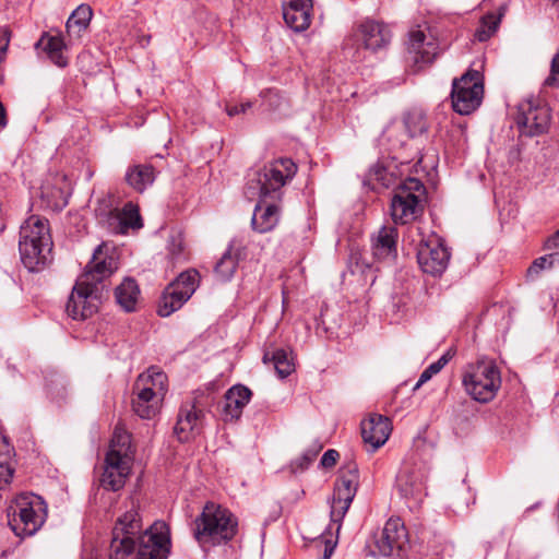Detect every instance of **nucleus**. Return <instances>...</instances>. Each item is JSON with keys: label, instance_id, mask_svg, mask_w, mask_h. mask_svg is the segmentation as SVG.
I'll use <instances>...</instances> for the list:
<instances>
[{"label": "nucleus", "instance_id": "f257e3e1", "mask_svg": "<svg viewBox=\"0 0 559 559\" xmlns=\"http://www.w3.org/2000/svg\"><path fill=\"white\" fill-rule=\"evenodd\" d=\"M296 164L287 157L278 158L252 169L248 174L245 195L252 200L260 198L254 206L251 226L258 233L273 230L280 222V207L276 204H266V198L278 199L282 188L296 175Z\"/></svg>", "mask_w": 559, "mask_h": 559}, {"label": "nucleus", "instance_id": "f03ea898", "mask_svg": "<svg viewBox=\"0 0 559 559\" xmlns=\"http://www.w3.org/2000/svg\"><path fill=\"white\" fill-rule=\"evenodd\" d=\"M142 524L134 506L119 516L112 530L110 559H128L134 554L138 540V559H166L169 537L164 524L155 523L142 534Z\"/></svg>", "mask_w": 559, "mask_h": 559}, {"label": "nucleus", "instance_id": "7ed1b4c3", "mask_svg": "<svg viewBox=\"0 0 559 559\" xmlns=\"http://www.w3.org/2000/svg\"><path fill=\"white\" fill-rule=\"evenodd\" d=\"M19 250L22 263L31 272H38L50 262L52 239L46 218L32 215L22 224Z\"/></svg>", "mask_w": 559, "mask_h": 559}, {"label": "nucleus", "instance_id": "20e7f679", "mask_svg": "<svg viewBox=\"0 0 559 559\" xmlns=\"http://www.w3.org/2000/svg\"><path fill=\"white\" fill-rule=\"evenodd\" d=\"M7 515L8 524L16 536H33L46 522L47 504L37 495L22 492L11 501Z\"/></svg>", "mask_w": 559, "mask_h": 559}, {"label": "nucleus", "instance_id": "39448f33", "mask_svg": "<svg viewBox=\"0 0 559 559\" xmlns=\"http://www.w3.org/2000/svg\"><path fill=\"white\" fill-rule=\"evenodd\" d=\"M132 463L130 435L121 428H116L105 459L102 486L112 491L121 489L131 472Z\"/></svg>", "mask_w": 559, "mask_h": 559}, {"label": "nucleus", "instance_id": "423d86ee", "mask_svg": "<svg viewBox=\"0 0 559 559\" xmlns=\"http://www.w3.org/2000/svg\"><path fill=\"white\" fill-rule=\"evenodd\" d=\"M194 537L200 544L219 545L230 540L237 532V519L226 508L207 502L195 519Z\"/></svg>", "mask_w": 559, "mask_h": 559}, {"label": "nucleus", "instance_id": "0eeeda50", "mask_svg": "<svg viewBox=\"0 0 559 559\" xmlns=\"http://www.w3.org/2000/svg\"><path fill=\"white\" fill-rule=\"evenodd\" d=\"M425 186L413 177L399 183L391 200L390 211L395 224H408L424 211Z\"/></svg>", "mask_w": 559, "mask_h": 559}, {"label": "nucleus", "instance_id": "6e6552de", "mask_svg": "<svg viewBox=\"0 0 559 559\" xmlns=\"http://www.w3.org/2000/svg\"><path fill=\"white\" fill-rule=\"evenodd\" d=\"M463 385L471 397L480 403L490 402L501 385V376L492 361L469 365L463 376Z\"/></svg>", "mask_w": 559, "mask_h": 559}, {"label": "nucleus", "instance_id": "1a4fd4ad", "mask_svg": "<svg viewBox=\"0 0 559 559\" xmlns=\"http://www.w3.org/2000/svg\"><path fill=\"white\" fill-rule=\"evenodd\" d=\"M484 96L483 75L478 70L469 69L452 82L451 100L453 110L460 115H469L481 104Z\"/></svg>", "mask_w": 559, "mask_h": 559}, {"label": "nucleus", "instance_id": "9d476101", "mask_svg": "<svg viewBox=\"0 0 559 559\" xmlns=\"http://www.w3.org/2000/svg\"><path fill=\"white\" fill-rule=\"evenodd\" d=\"M95 215L98 224L115 235H124L130 228L140 229L143 226L139 207L132 202L119 211L111 206L109 200L103 199L95 209Z\"/></svg>", "mask_w": 559, "mask_h": 559}, {"label": "nucleus", "instance_id": "9b49d317", "mask_svg": "<svg viewBox=\"0 0 559 559\" xmlns=\"http://www.w3.org/2000/svg\"><path fill=\"white\" fill-rule=\"evenodd\" d=\"M200 283L197 270H187L178 275L164 290L157 313L160 317H169L179 310L193 295Z\"/></svg>", "mask_w": 559, "mask_h": 559}, {"label": "nucleus", "instance_id": "f8f14e48", "mask_svg": "<svg viewBox=\"0 0 559 559\" xmlns=\"http://www.w3.org/2000/svg\"><path fill=\"white\" fill-rule=\"evenodd\" d=\"M85 277H79L68 299L66 311L74 320H85L97 312L103 286L91 285Z\"/></svg>", "mask_w": 559, "mask_h": 559}, {"label": "nucleus", "instance_id": "ddd939ff", "mask_svg": "<svg viewBox=\"0 0 559 559\" xmlns=\"http://www.w3.org/2000/svg\"><path fill=\"white\" fill-rule=\"evenodd\" d=\"M358 488V471L356 466H349L347 471L342 472L335 483L333 498L331 501L330 516L333 523L337 524V531L341 522L347 513Z\"/></svg>", "mask_w": 559, "mask_h": 559}, {"label": "nucleus", "instance_id": "4468645a", "mask_svg": "<svg viewBox=\"0 0 559 559\" xmlns=\"http://www.w3.org/2000/svg\"><path fill=\"white\" fill-rule=\"evenodd\" d=\"M549 122L550 114L546 106L535 104L531 99L519 104L515 123L521 135H540L547 131Z\"/></svg>", "mask_w": 559, "mask_h": 559}, {"label": "nucleus", "instance_id": "2eb2a0df", "mask_svg": "<svg viewBox=\"0 0 559 559\" xmlns=\"http://www.w3.org/2000/svg\"><path fill=\"white\" fill-rule=\"evenodd\" d=\"M450 252L436 236L421 240L417 250V261L423 272L432 276L441 275L448 267Z\"/></svg>", "mask_w": 559, "mask_h": 559}, {"label": "nucleus", "instance_id": "dca6fc26", "mask_svg": "<svg viewBox=\"0 0 559 559\" xmlns=\"http://www.w3.org/2000/svg\"><path fill=\"white\" fill-rule=\"evenodd\" d=\"M118 269L117 254L107 243L99 245L93 253V257L80 277H87L86 282L91 285L103 286L104 280L109 277Z\"/></svg>", "mask_w": 559, "mask_h": 559}, {"label": "nucleus", "instance_id": "f3484780", "mask_svg": "<svg viewBox=\"0 0 559 559\" xmlns=\"http://www.w3.org/2000/svg\"><path fill=\"white\" fill-rule=\"evenodd\" d=\"M205 413L193 402H185L180 406L174 432L180 442H187L201 433Z\"/></svg>", "mask_w": 559, "mask_h": 559}, {"label": "nucleus", "instance_id": "a211bd4d", "mask_svg": "<svg viewBox=\"0 0 559 559\" xmlns=\"http://www.w3.org/2000/svg\"><path fill=\"white\" fill-rule=\"evenodd\" d=\"M407 532L400 518L386 521L381 534L376 538L374 545L380 556L388 557L400 551L407 544Z\"/></svg>", "mask_w": 559, "mask_h": 559}, {"label": "nucleus", "instance_id": "6ab92c4d", "mask_svg": "<svg viewBox=\"0 0 559 559\" xmlns=\"http://www.w3.org/2000/svg\"><path fill=\"white\" fill-rule=\"evenodd\" d=\"M424 479L425 475L419 467L404 463L396 475V488L404 498L420 501L425 491Z\"/></svg>", "mask_w": 559, "mask_h": 559}, {"label": "nucleus", "instance_id": "aec40b11", "mask_svg": "<svg viewBox=\"0 0 559 559\" xmlns=\"http://www.w3.org/2000/svg\"><path fill=\"white\" fill-rule=\"evenodd\" d=\"M283 17L295 32L306 31L311 23V0H283Z\"/></svg>", "mask_w": 559, "mask_h": 559}, {"label": "nucleus", "instance_id": "412c9836", "mask_svg": "<svg viewBox=\"0 0 559 559\" xmlns=\"http://www.w3.org/2000/svg\"><path fill=\"white\" fill-rule=\"evenodd\" d=\"M391 433V423L388 417L373 414L361 423L364 442L370 445L371 451L381 448Z\"/></svg>", "mask_w": 559, "mask_h": 559}, {"label": "nucleus", "instance_id": "4be33fe9", "mask_svg": "<svg viewBox=\"0 0 559 559\" xmlns=\"http://www.w3.org/2000/svg\"><path fill=\"white\" fill-rule=\"evenodd\" d=\"M409 53L418 68L429 64L438 53V46L433 39H427L423 31L416 29L409 33Z\"/></svg>", "mask_w": 559, "mask_h": 559}, {"label": "nucleus", "instance_id": "5701e85b", "mask_svg": "<svg viewBox=\"0 0 559 559\" xmlns=\"http://www.w3.org/2000/svg\"><path fill=\"white\" fill-rule=\"evenodd\" d=\"M251 391L241 384L231 386L225 394L223 415L225 421L238 419L243 407L249 403Z\"/></svg>", "mask_w": 559, "mask_h": 559}, {"label": "nucleus", "instance_id": "b1692460", "mask_svg": "<svg viewBox=\"0 0 559 559\" xmlns=\"http://www.w3.org/2000/svg\"><path fill=\"white\" fill-rule=\"evenodd\" d=\"M360 33L366 49L377 51L391 40V32L382 23L367 20L360 25Z\"/></svg>", "mask_w": 559, "mask_h": 559}, {"label": "nucleus", "instance_id": "393cba45", "mask_svg": "<svg viewBox=\"0 0 559 559\" xmlns=\"http://www.w3.org/2000/svg\"><path fill=\"white\" fill-rule=\"evenodd\" d=\"M396 229L383 226L372 239V254L378 260H392L396 255Z\"/></svg>", "mask_w": 559, "mask_h": 559}, {"label": "nucleus", "instance_id": "a878e982", "mask_svg": "<svg viewBox=\"0 0 559 559\" xmlns=\"http://www.w3.org/2000/svg\"><path fill=\"white\" fill-rule=\"evenodd\" d=\"M133 393L132 408L134 413L143 419L153 418L158 413L164 399L150 394L147 389L140 390L135 389V386L133 388Z\"/></svg>", "mask_w": 559, "mask_h": 559}, {"label": "nucleus", "instance_id": "bb28decb", "mask_svg": "<svg viewBox=\"0 0 559 559\" xmlns=\"http://www.w3.org/2000/svg\"><path fill=\"white\" fill-rule=\"evenodd\" d=\"M126 180L138 192L145 191L155 181V169L150 164H135L126 173Z\"/></svg>", "mask_w": 559, "mask_h": 559}, {"label": "nucleus", "instance_id": "cd10ccee", "mask_svg": "<svg viewBox=\"0 0 559 559\" xmlns=\"http://www.w3.org/2000/svg\"><path fill=\"white\" fill-rule=\"evenodd\" d=\"M135 389H147L150 394L165 397L167 392V376L154 367L139 376L134 383Z\"/></svg>", "mask_w": 559, "mask_h": 559}, {"label": "nucleus", "instance_id": "c85d7f7f", "mask_svg": "<svg viewBox=\"0 0 559 559\" xmlns=\"http://www.w3.org/2000/svg\"><path fill=\"white\" fill-rule=\"evenodd\" d=\"M66 177L56 176L53 183L46 181L40 187V195L47 200L49 206L55 209H62L68 203V192L64 189Z\"/></svg>", "mask_w": 559, "mask_h": 559}, {"label": "nucleus", "instance_id": "c756f323", "mask_svg": "<svg viewBox=\"0 0 559 559\" xmlns=\"http://www.w3.org/2000/svg\"><path fill=\"white\" fill-rule=\"evenodd\" d=\"M140 289L133 278L126 277L115 289L117 304L126 311L130 312L135 309Z\"/></svg>", "mask_w": 559, "mask_h": 559}, {"label": "nucleus", "instance_id": "7c9ffc66", "mask_svg": "<svg viewBox=\"0 0 559 559\" xmlns=\"http://www.w3.org/2000/svg\"><path fill=\"white\" fill-rule=\"evenodd\" d=\"M93 12L90 5H79L69 16L67 21V33L70 37L79 38L81 34L87 28Z\"/></svg>", "mask_w": 559, "mask_h": 559}, {"label": "nucleus", "instance_id": "2f4dec72", "mask_svg": "<svg viewBox=\"0 0 559 559\" xmlns=\"http://www.w3.org/2000/svg\"><path fill=\"white\" fill-rule=\"evenodd\" d=\"M238 264V253L234 252V242L230 243L229 248L222 255L219 261L215 265V275L222 282L229 281Z\"/></svg>", "mask_w": 559, "mask_h": 559}, {"label": "nucleus", "instance_id": "473e14b6", "mask_svg": "<svg viewBox=\"0 0 559 559\" xmlns=\"http://www.w3.org/2000/svg\"><path fill=\"white\" fill-rule=\"evenodd\" d=\"M263 360L264 362L267 360L272 361L274 369L280 378H286L295 370L293 358L285 349L274 350L271 355V358L270 353H265Z\"/></svg>", "mask_w": 559, "mask_h": 559}, {"label": "nucleus", "instance_id": "72a5a7b5", "mask_svg": "<svg viewBox=\"0 0 559 559\" xmlns=\"http://www.w3.org/2000/svg\"><path fill=\"white\" fill-rule=\"evenodd\" d=\"M404 127L411 138L423 134L427 130L426 116L420 110L408 111L404 116Z\"/></svg>", "mask_w": 559, "mask_h": 559}, {"label": "nucleus", "instance_id": "f704fd0d", "mask_svg": "<svg viewBox=\"0 0 559 559\" xmlns=\"http://www.w3.org/2000/svg\"><path fill=\"white\" fill-rule=\"evenodd\" d=\"M66 45L59 36H50L46 43V51L50 60L58 67L63 68L68 64V58L63 56Z\"/></svg>", "mask_w": 559, "mask_h": 559}, {"label": "nucleus", "instance_id": "c9c22d12", "mask_svg": "<svg viewBox=\"0 0 559 559\" xmlns=\"http://www.w3.org/2000/svg\"><path fill=\"white\" fill-rule=\"evenodd\" d=\"M370 179L377 181L384 188H390L397 183V176L391 169V166L376 165L370 169Z\"/></svg>", "mask_w": 559, "mask_h": 559}, {"label": "nucleus", "instance_id": "e433bc0d", "mask_svg": "<svg viewBox=\"0 0 559 559\" xmlns=\"http://www.w3.org/2000/svg\"><path fill=\"white\" fill-rule=\"evenodd\" d=\"M500 17L495 14H487L483 17L479 28L475 33V37L479 41H486L496 32Z\"/></svg>", "mask_w": 559, "mask_h": 559}, {"label": "nucleus", "instance_id": "4c0bfd02", "mask_svg": "<svg viewBox=\"0 0 559 559\" xmlns=\"http://www.w3.org/2000/svg\"><path fill=\"white\" fill-rule=\"evenodd\" d=\"M15 461L11 455H0V489H4L12 480Z\"/></svg>", "mask_w": 559, "mask_h": 559}, {"label": "nucleus", "instance_id": "58836bf2", "mask_svg": "<svg viewBox=\"0 0 559 559\" xmlns=\"http://www.w3.org/2000/svg\"><path fill=\"white\" fill-rule=\"evenodd\" d=\"M317 456V451H306L301 456L294 460L290 464L294 473L302 472L310 466Z\"/></svg>", "mask_w": 559, "mask_h": 559}, {"label": "nucleus", "instance_id": "ea45409f", "mask_svg": "<svg viewBox=\"0 0 559 559\" xmlns=\"http://www.w3.org/2000/svg\"><path fill=\"white\" fill-rule=\"evenodd\" d=\"M545 85L556 88L559 87V49L551 59L550 73L545 80Z\"/></svg>", "mask_w": 559, "mask_h": 559}, {"label": "nucleus", "instance_id": "a19ab883", "mask_svg": "<svg viewBox=\"0 0 559 559\" xmlns=\"http://www.w3.org/2000/svg\"><path fill=\"white\" fill-rule=\"evenodd\" d=\"M555 255L554 254H547L540 258H537L532 265L528 267L527 273L528 275L533 274H539L543 270L550 269L554 263Z\"/></svg>", "mask_w": 559, "mask_h": 559}, {"label": "nucleus", "instance_id": "79ce46f5", "mask_svg": "<svg viewBox=\"0 0 559 559\" xmlns=\"http://www.w3.org/2000/svg\"><path fill=\"white\" fill-rule=\"evenodd\" d=\"M260 96L263 98L265 103H267V107L270 109H276L280 103V96L276 91L266 90L261 92Z\"/></svg>", "mask_w": 559, "mask_h": 559}, {"label": "nucleus", "instance_id": "37998d69", "mask_svg": "<svg viewBox=\"0 0 559 559\" xmlns=\"http://www.w3.org/2000/svg\"><path fill=\"white\" fill-rule=\"evenodd\" d=\"M440 370L433 364H430L419 376V379L415 385V390L420 388L424 383L429 381L435 374L439 373Z\"/></svg>", "mask_w": 559, "mask_h": 559}, {"label": "nucleus", "instance_id": "c03bdc74", "mask_svg": "<svg viewBox=\"0 0 559 559\" xmlns=\"http://www.w3.org/2000/svg\"><path fill=\"white\" fill-rule=\"evenodd\" d=\"M340 454L336 450H328L321 457V465L323 467H332L335 465Z\"/></svg>", "mask_w": 559, "mask_h": 559}, {"label": "nucleus", "instance_id": "a18cd8bd", "mask_svg": "<svg viewBox=\"0 0 559 559\" xmlns=\"http://www.w3.org/2000/svg\"><path fill=\"white\" fill-rule=\"evenodd\" d=\"M10 31L8 27H0V53L4 55L7 52L9 43H10Z\"/></svg>", "mask_w": 559, "mask_h": 559}, {"label": "nucleus", "instance_id": "49530a36", "mask_svg": "<svg viewBox=\"0 0 559 559\" xmlns=\"http://www.w3.org/2000/svg\"><path fill=\"white\" fill-rule=\"evenodd\" d=\"M251 106H252V104L250 102H247V103H242L240 105L229 106V107H227L226 111H227L228 116L233 117V116L239 115L241 112H246L247 109H249Z\"/></svg>", "mask_w": 559, "mask_h": 559}, {"label": "nucleus", "instance_id": "de8ad7c7", "mask_svg": "<svg viewBox=\"0 0 559 559\" xmlns=\"http://www.w3.org/2000/svg\"><path fill=\"white\" fill-rule=\"evenodd\" d=\"M545 247L548 250L559 248V229L546 240Z\"/></svg>", "mask_w": 559, "mask_h": 559}, {"label": "nucleus", "instance_id": "09e8293b", "mask_svg": "<svg viewBox=\"0 0 559 559\" xmlns=\"http://www.w3.org/2000/svg\"><path fill=\"white\" fill-rule=\"evenodd\" d=\"M451 359L450 353L443 354L437 361L432 362L441 371Z\"/></svg>", "mask_w": 559, "mask_h": 559}, {"label": "nucleus", "instance_id": "8fccbe9b", "mask_svg": "<svg viewBox=\"0 0 559 559\" xmlns=\"http://www.w3.org/2000/svg\"><path fill=\"white\" fill-rule=\"evenodd\" d=\"M7 126H8V118H7L5 108L2 105V103L0 102V130L4 129Z\"/></svg>", "mask_w": 559, "mask_h": 559}, {"label": "nucleus", "instance_id": "3c124183", "mask_svg": "<svg viewBox=\"0 0 559 559\" xmlns=\"http://www.w3.org/2000/svg\"><path fill=\"white\" fill-rule=\"evenodd\" d=\"M554 4H558L559 5V0H550Z\"/></svg>", "mask_w": 559, "mask_h": 559}, {"label": "nucleus", "instance_id": "603ef678", "mask_svg": "<svg viewBox=\"0 0 559 559\" xmlns=\"http://www.w3.org/2000/svg\"><path fill=\"white\" fill-rule=\"evenodd\" d=\"M0 455H11V454H10V451H8L7 453H2V452L0 451Z\"/></svg>", "mask_w": 559, "mask_h": 559}]
</instances>
